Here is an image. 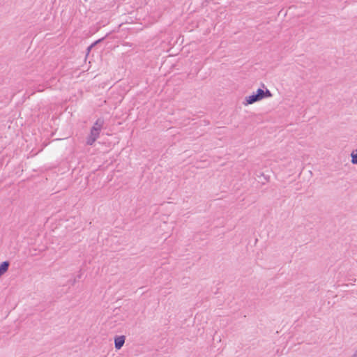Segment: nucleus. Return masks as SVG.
Returning a JSON list of instances; mask_svg holds the SVG:
<instances>
[{
	"label": "nucleus",
	"mask_w": 357,
	"mask_h": 357,
	"mask_svg": "<svg viewBox=\"0 0 357 357\" xmlns=\"http://www.w3.org/2000/svg\"><path fill=\"white\" fill-rule=\"evenodd\" d=\"M272 96V93L268 89H258L256 92H253L251 95L246 96L243 104V105L247 106L264 98H271Z\"/></svg>",
	"instance_id": "f257e3e1"
},
{
	"label": "nucleus",
	"mask_w": 357,
	"mask_h": 357,
	"mask_svg": "<svg viewBox=\"0 0 357 357\" xmlns=\"http://www.w3.org/2000/svg\"><path fill=\"white\" fill-rule=\"evenodd\" d=\"M104 121L98 119L91 129L89 135L86 139V144L92 145L96 140L99 137L100 131L103 127Z\"/></svg>",
	"instance_id": "f03ea898"
},
{
	"label": "nucleus",
	"mask_w": 357,
	"mask_h": 357,
	"mask_svg": "<svg viewBox=\"0 0 357 357\" xmlns=\"http://www.w3.org/2000/svg\"><path fill=\"white\" fill-rule=\"evenodd\" d=\"M125 340L126 337L124 335L116 336L114 338V345L116 349L119 350L123 346L125 343Z\"/></svg>",
	"instance_id": "7ed1b4c3"
},
{
	"label": "nucleus",
	"mask_w": 357,
	"mask_h": 357,
	"mask_svg": "<svg viewBox=\"0 0 357 357\" xmlns=\"http://www.w3.org/2000/svg\"><path fill=\"white\" fill-rule=\"evenodd\" d=\"M356 151V153L354 152L351 153V162L354 165H357V150Z\"/></svg>",
	"instance_id": "20e7f679"
},
{
	"label": "nucleus",
	"mask_w": 357,
	"mask_h": 357,
	"mask_svg": "<svg viewBox=\"0 0 357 357\" xmlns=\"http://www.w3.org/2000/svg\"><path fill=\"white\" fill-rule=\"evenodd\" d=\"M351 357H357V351H356V350L355 351V352L354 353V354Z\"/></svg>",
	"instance_id": "39448f33"
},
{
	"label": "nucleus",
	"mask_w": 357,
	"mask_h": 357,
	"mask_svg": "<svg viewBox=\"0 0 357 357\" xmlns=\"http://www.w3.org/2000/svg\"><path fill=\"white\" fill-rule=\"evenodd\" d=\"M93 45H91V46H89V47H88V52H90V50H91V49L92 48Z\"/></svg>",
	"instance_id": "423d86ee"
},
{
	"label": "nucleus",
	"mask_w": 357,
	"mask_h": 357,
	"mask_svg": "<svg viewBox=\"0 0 357 357\" xmlns=\"http://www.w3.org/2000/svg\"><path fill=\"white\" fill-rule=\"evenodd\" d=\"M85 1H87L88 0H84Z\"/></svg>",
	"instance_id": "0eeeda50"
},
{
	"label": "nucleus",
	"mask_w": 357,
	"mask_h": 357,
	"mask_svg": "<svg viewBox=\"0 0 357 357\" xmlns=\"http://www.w3.org/2000/svg\"><path fill=\"white\" fill-rule=\"evenodd\" d=\"M356 351H357V349H356Z\"/></svg>",
	"instance_id": "6e6552de"
}]
</instances>
